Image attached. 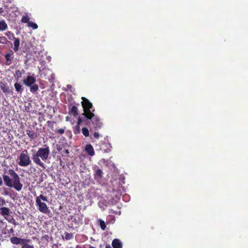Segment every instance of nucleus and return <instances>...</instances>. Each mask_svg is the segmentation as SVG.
I'll use <instances>...</instances> for the list:
<instances>
[{
	"mask_svg": "<svg viewBox=\"0 0 248 248\" xmlns=\"http://www.w3.org/2000/svg\"><path fill=\"white\" fill-rule=\"evenodd\" d=\"M3 178L7 186L13 188L17 191L21 190L23 184L20 182L19 175L13 170H5Z\"/></svg>",
	"mask_w": 248,
	"mask_h": 248,
	"instance_id": "nucleus-1",
	"label": "nucleus"
},
{
	"mask_svg": "<svg viewBox=\"0 0 248 248\" xmlns=\"http://www.w3.org/2000/svg\"><path fill=\"white\" fill-rule=\"evenodd\" d=\"M50 154V149L48 146L45 145L44 147L39 148L37 152L32 155L34 162L42 167H44V164L41 161H46Z\"/></svg>",
	"mask_w": 248,
	"mask_h": 248,
	"instance_id": "nucleus-2",
	"label": "nucleus"
},
{
	"mask_svg": "<svg viewBox=\"0 0 248 248\" xmlns=\"http://www.w3.org/2000/svg\"><path fill=\"white\" fill-rule=\"evenodd\" d=\"M48 202L47 198L42 194L37 196L35 198L36 205L38 207V209L40 212L46 214L48 212L49 209L46 203L43 202Z\"/></svg>",
	"mask_w": 248,
	"mask_h": 248,
	"instance_id": "nucleus-3",
	"label": "nucleus"
},
{
	"mask_svg": "<svg viewBox=\"0 0 248 248\" xmlns=\"http://www.w3.org/2000/svg\"><path fill=\"white\" fill-rule=\"evenodd\" d=\"M16 162L21 167H26L31 164V160L26 150L21 152L17 158Z\"/></svg>",
	"mask_w": 248,
	"mask_h": 248,
	"instance_id": "nucleus-4",
	"label": "nucleus"
},
{
	"mask_svg": "<svg viewBox=\"0 0 248 248\" xmlns=\"http://www.w3.org/2000/svg\"><path fill=\"white\" fill-rule=\"evenodd\" d=\"M82 101L81 104L84 111L83 114L88 119H91L94 116L93 113L90 110L93 107L92 104L84 97H82Z\"/></svg>",
	"mask_w": 248,
	"mask_h": 248,
	"instance_id": "nucleus-5",
	"label": "nucleus"
},
{
	"mask_svg": "<svg viewBox=\"0 0 248 248\" xmlns=\"http://www.w3.org/2000/svg\"><path fill=\"white\" fill-rule=\"evenodd\" d=\"M10 241L14 244H21L22 246L24 245L26 242H29L30 240L27 239H22L17 237H12L10 238Z\"/></svg>",
	"mask_w": 248,
	"mask_h": 248,
	"instance_id": "nucleus-6",
	"label": "nucleus"
},
{
	"mask_svg": "<svg viewBox=\"0 0 248 248\" xmlns=\"http://www.w3.org/2000/svg\"><path fill=\"white\" fill-rule=\"evenodd\" d=\"M36 82V78L33 76H28L27 77L23 79V83L27 86H31V85L35 83Z\"/></svg>",
	"mask_w": 248,
	"mask_h": 248,
	"instance_id": "nucleus-7",
	"label": "nucleus"
},
{
	"mask_svg": "<svg viewBox=\"0 0 248 248\" xmlns=\"http://www.w3.org/2000/svg\"><path fill=\"white\" fill-rule=\"evenodd\" d=\"M12 213L11 210L8 207H2L0 208V214L8 220L7 217Z\"/></svg>",
	"mask_w": 248,
	"mask_h": 248,
	"instance_id": "nucleus-8",
	"label": "nucleus"
},
{
	"mask_svg": "<svg viewBox=\"0 0 248 248\" xmlns=\"http://www.w3.org/2000/svg\"><path fill=\"white\" fill-rule=\"evenodd\" d=\"M85 151L90 156H93L94 155V151L93 147L91 144H87L85 147Z\"/></svg>",
	"mask_w": 248,
	"mask_h": 248,
	"instance_id": "nucleus-9",
	"label": "nucleus"
},
{
	"mask_svg": "<svg viewBox=\"0 0 248 248\" xmlns=\"http://www.w3.org/2000/svg\"><path fill=\"white\" fill-rule=\"evenodd\" d=\"M14 55V52L12 50H10L9 52H8L7 54L5 55V59L7 61V62H9L8 64H10L11 63V61L13 59Z\"/></svg>",
	"mask_w": 248,
	"mask_h": 248,
	"instance_id": "nucleus-10",
	"label": "nucleus"
},
{
	"mask_svg": "<svg viewBox=\"0 0 248 248\" xmlns=\"http://www.w3.org/2000/svg\"><path fill=\"white\" fill-rule=\"evenodd\" d=\"M112 246L114 248H122V244L118 239H115L112 242Z\"/></svg>",
	"mask_w": 248,
	"mask_h": 248,
	"instance_id": "nucleus-11",
	"label": "nucleus"
},
{
	"mask_svg": "<svg viewBox=\"0 0 248 248\" xmlns=\"http://www.w3.org/2000/svg\"><path fill=\"white\" fill-rule=\"evenodd\" d=\"M93 123L94 124L95 128H100L102 126V124L100 122L99 118L97 117H95L93 119Z\"/></svg>",
	"mask_w": 248,
	"mask_h": 248,
	"instance_id": "nucleus-12",
	"label": "nucleus"
},
{
	"mask_svg": "<svg viewBox=\"0 0 248 248\" xmlns=\"http://www.w3.org/2000/svg\"><path fill=\"white\" fill-rule=\"evenodd\" d=\"M102 171L101 170L98 169L95 172L94 178L99 181L102 178Z\"/></svg>",
	"mask_w": 248,
	"mask_h": 248,
	"instance_id": "nucleus-13",
	"label": "nucleus"
},
{
	"mask_svg": "<svg viewBox=\"0 0 248 248\" xmlns=\"http://www.w3.org/2000/svg\"><path fill=\"white\" fill-rule=\"evenodd\" d=\"M0 88L5 93H8L10 91L9 87L3 82H0Z\"/></svg>",
	"mask_w": 248,
	"mask_h": 248,
	"instance_id": "nucleus-14",
	"label": "nucleus"
},
{
	"mask_svg": "<svg viewBox=\"0 0 248 248\" xmlns=\"http://www.w3.org/2000/svg\"><path fill=\"white\" fill-rule=\"evenodd\" d=\"M26 133L27 135L31 139V140L35 139L37 136L35 133L30 129H27L26 130Z\"/></svg>",
	"mask_w": 248,
	"mask_h": 248,
	"instance_id": "nucleus-15",
	"label": "nucleus"
},
{
	"mask_svg": "<svg viewBox=\"0 0 248 248\" xmlns=\"http://www.w3.org/2000/svg\"><path fill=\"white\" fill-rule=\"evenodd\" d=\"M14 40H15V42H14V50L15 52H16L19 49V45H20V40L19 38H16Z\"/></svg>",
	"mask_w": 248,
	"mask_h": 248,
	"instance_id": "nucleus-16",
	"label": "nucleus"
},
{
	"mask_svg": "<svg viewBox=\"0 0 248 248\" xmlns=\"http://www.w3.org/2000/svg\"><path fill=\"white\" fill-rule=\"evenodd\" d=\"M7 28V25L4 20L0 21V31H3Z\"/></svg>",
	"mask_w": 248,
	"mask_h": 248,
	"instance_id": "nucleus-17",
	"label": "nucleus"
},
{
	"mask_svg": "<svg viewBox=\"0 0 248 248\" xmlns=\"http://www.w3.org/2000/svg\"><path fill=\"white\" fill-rule=\"evenodd\" d=\"M30 87V91L32 93H35L39 89L38 86L36 84H33L31 85Z\"/></svg>",
	"mask_w": 248,
	"mask_h": 248,
	"instance_id": "nucleus-18",
	"label": "nucleus"
},
{
	"mask_svg": "<svg viewBox=\"0 0 248 248\" xmlns=\"http://www.w3.org/2000/svg\"><path fill=\"white\" fill-rule=\"evenodd\" d=\"M70 113L74 116H76L78 114V108L75 106H73L70 110Z\"/></svg>",
	"mask_w": 248,
	"mask_h": 248,
	"instance_id": "nucleus-19",
	"label": "nucleus"
},
{
	"mask_svg": "<svg viewBox=\"0 0 248 248\" xmlns=\"http://www.w3.org/2000/svg\"><path fill=\"white\" fill-rule=\"evenodd\" d=\"M5 35L8 37L9 39H10L11 40H13V39L14 40L16 38L15 37V35H14V33H13L11 31H8V32H6Z\"/></svg>",
	"mask_w": 248,
	"mask_h": 248,
	"instance_id": "nucleus-20",
	"label": "nucleus"
},
{
	"mask_svg": "<svg viewBox=\"0 0 248 248\" xmlns=\"http://www.w3.org/2000/svg\"><path fill=\"white\" fill-rule=\"evenodd\" d=\"M14 86H15V89L17 92H22V87L20 84H19L18 83H16L15 84Z\"/></svg>",
	"mask_w": 248,
	"mask_h": 248,
	"instance_id": "nucleus-21",
	"label": "nucleus"
},
{
	"mask_svg": "<svg viewBox=\"0 0 248 248\" xmlns=\"http://www.w3.org/2000/svg\"><path fill=\"white\" fill-rule=\"evenodd\" d=\"M30 19V17L28 15H25L22 16L21 19V22L23 23H29Z\"/></svg>",
	"mask_w": 248,
	"mask_h": 248,
	"instance_id": "nucleus-22",
	"label": "nucleus"
},
{
	"mask_svg": "<svg viewBox=\"0 0 248 248\" xmlns=\"http://www.w3.org/2000/svg\"><path fill=\"white\" fill-rule=\"evenodd\" d=\"M28 26L29 27L32 28L33 29L35 30L38 28V25L32 22H30L28 24Z\"/></svg>",
	"mask_w": 248,
	"mask_h": 248,
	"instance_id": "nucleus-23",
	"label": "nucleus"
},
{
	"mask_svg": "<svg viewBox=\"0 0 248 248\" xmlns=\"http://www.w3.org/2000/svg\"><path fill=\"white\" fill-rule=\"evenodd\" d=\"M64 234H65L64 238L66 240H69L70 239H72L74 237L73 234L72 233L65 232Z\"/></svg>",
	"mask_w": 248,
	"mask_h": 248,
	"instance_id": "nucleus-24",
	"label": "nucleus"
},
{
	"mask_svg": "<svg viewBox=\"0 0 248 248\" xmlns=\"http://www.w3.org/2000/svg\"><path fill=\"white\" fill-rule=\"evenodd\" d=\"M82 134L85 136V137H88L89 135V132L88 129L86 127H83L82 129Z\"/></svg>",
	"mask_w": 248,
	"mask_h": 248,
	"instance_id": "nucleus-25",
	"label": "nucleus"
},
{
	"mask_svg": "<svg viewBox=\"0 0 248 248\" xmlns=\"http://www.w3.org/2000/svg\"><path fill=\"white\" fill-rule=\"evenodd\" d=\"M29 242H26L24 245L21 246V248H34L33 246L29 244Z\"/></svg>",
	"mask_w": 248,
	"mask_h": 248,
	"instance_id": "nucleus-26",
	"label": "nucleus"
},
{
	"mask_svg": "<svg viewBox=\"0 0 248 248\" xmlns=\"http://www.w3.org/2000/svg\"><path fill=\"white\" fill-rule=\"evenodd\" d=\"M98 204H99V207H100L101 208H102V209H103V210H104V209H105V207H104L103 206V205H102V204H104V206H105V207H107V202L106 201H105V202H104H104H99Z\"/></svg>",
	"mask_w": 248,
	"mask_h": 248,
	"instance_id": "nucleus-27",
	"label": "nucleus"
},
{
	"mask_svg": "<svg viewBox=\"0 0 248 248\" xmlns=\"http://www.w3.org/2000/svg\"><path fill=\"white\" fill-rule=\"evenodd\" d=\"M100 225L101 228L103 230H104L105 229V228H106V224H105V222L104 221L101 220H100Z\"/></svg>",
	"mask_w": 248,
	"mask_h": 248,
	"instance_id": "nucleus-28",
	"label": "nucleus"
},
{
	"mask_svg": "<svg viewBox=\"0 0 248 248\" xmlns=\"http://www.w3.org/2000/svg\"><path fill=\"white\" fill-rule=\"evenodd\" d=\"M6 202L3 198L0 197V206H3L5 204Z\"/></svg>",
	"mask_w": 248,
	"mask_h": 248,
	"instance_id": "nucleus-29",
	"label": "nucleus"
},
{
	"mask_svg": "<svg viewBox=\"0 0 248 248\" xmlns=\"http://www.w3.org/2000/svg\"><path fill=\"white\" fill-rule=\"evenodd\" d=\"M6 41V38L4 36L0 37V43L4 44Z\"/></svg>",
	"mask_w": 248,
	"mask_h": 248,
	"instance_id": "nucleus-30",
	"label": "nucleus"
},
{
	"mask_svg": "<svg viewBox=\"0 0 248 248\" xmlns=\"http://www.w3.org/2000/svg\"><path fill=\"white\" fill-rule=\"evenodd\" d=\"M58 132L59 133V134H62L64 133V129H59L57 130Z\"/></svg>",
	"mask_w": 248,
	"mask_h": 248,
	"instance_id": "nucleus-31",
	"label": "nucleus"
},
{
	"mask_svg": "<svg viewBox=\"0 0 248 248\" xmlns=\"http://www.w3.org/2000/svg\"><path fill=\"white\" fill-rule=\"evenodd\" d=\"M93 136L95 138L98 139L99 137V134L98 132H95Z\"/></svg>",
	"mask_w": 248,
	"mask_h": 248,
	"instance_id": "nucleus-32",
	"label": "nucleus"
},
{
	"mask_svg": "<svg viewBox=\"0 0 248 248\" xmlns=\"http://www.w3.org/2000/svg\"><path fill=\"white\" fill-rule=\"evenodd\" d=\"M3 184L1 178L0 177V186H1Z\"/></svg>",
	"mask_w": 248,
	"mask_h": 248,
	"instance_id": "nucleus-33",
	"label": "nucleus"
},
{
	"mask_svg": "<svg viewBox=\"0 0 248 248\" xmlns=\"http://www.w3.org/2000/svg\"><path fill=\"white\" fill-rule=\"evenodd\" d=\"M81 122V119L79 118L78 121V124H79Z\"/></svg>",
	"mask_w": 248,
	"mask_h": 248,
	"instance_id": "nucleus-34",
	"label": "nucleus"
},
{
	"mask_svg": "<svg viewBox=\"0 0 248 248\" xmlns=\"http://www.w3.org/2000/svg\"><path fill=\"white\" fill-rule=\"evenodd\" d=\"M3 12V10L2 8H0V14H1Z\"/></svg>",
	"mask_w": 248,
	"mask_h": 248,
	"instance_id": "nucleus-35",
	"label": "nucleus"
},
{
	"mask_svg": "<svg viewBox=\"0 0 248 248\" xmlns=\"http://www.w3.org/2000/svg\"><path fill=\"white\" fill-rule=\"evenodd\" d=\"M3 194H4V195H9V193H8V192L5 191V192H4V193H3Z\"/></svg>",
	"mask_w": 248,
	"mask_h": 248,
	"instance_id": "nucleus-36",
	"label": "nucleus"
},
{
	"mask_svg": "<svg viewBox=\"0 0 248 248\" xmlns=\"http://www.w3.org/2000/svg\"><path fill=\"white\" fill-rule=\"evenodd\" d=\"M18 73H19V76H21V72H20L19 70H18V71H16V74H18Z\"/></svg>",
	"mask_w": 248,
	"mask_h": 248,
	"instance_id": "nucleus-37",
	"label": "nucleus"
},
{
	"mask_svg": "<svg viewBox=\"0 0 248 248\" xmlns=\"http://www.w3.org/2000/svg\"><path fill=\"white\" fill-rule=\"evenodd\" d=\"M13 223L14 225H17V224L14 219H13Z\"/></svg>",
	"mask_w": 248,
	"mask_h": 248,
	"instance_id": "nucleus-38",
	"label": "nucleus"
},
{
	"mask_svg": "<svg viewBox=\"0 0 248 248\" xmlns=\"http://www.w3.org/2000/svg\"><path fill=\"white\" fill-rule=\"evenodd\" d=\"M65 153H66V154H69V151H68V150H66L65 151Z\"/></svg>",
	"mask_w": 248,
	"mask_h": 248,
	"instance_id": "nucleus-39",
	"label": "nucleus"
},
{
	"mask_svg": "<svg viewBox=\"0 0 248 248\" xmlns=\"http://www.w3.org/2000/svg\"><path fill=\"white\" fill-rule=\"evenodd\" d=\"M106 248H112L110 246H106Z\"/></svg>",
	"mask_w": 248,
	"mask_h": 248,
	"instance_id": "nucleus-40",
	"label": "nucleus"
},
{
	"mask_svg": "<svg viewBox=\"0 0 248 248\" xmlns=\"http://www.w3.org/2000/svg\"><path fill=\"white\" fill-rule=\"evenodd\" d=\"M11 231H12V232H13V229H12L11 230Z\"/></svg>",
	"mask_w": 248,
	"mask_h": 248,
	"instance_id": "nucleus-41",
	"label": "nucleus"
},
{
	"mask_svg": "<svg viewBox=\"0 0 248 248\" xmlns=\"http://www.w3.org/2000/svg\"><path fill=\"white\" fill-rule=\"evenodd\" d=\"M91 248H93V247H91Z\"/></svg>",
	"mask_w": 248,
	"mask_h": 248,
	"instance_id": "nucleus-42",
	"label": "nucleus"
},
{
	"mask_svg": "<svg viewBox=\"0 0 248 248\" xmlns=\"http://www.w3.org/2000/svg\"><path fill=\"white\" fill-rule=\"evenodd\" d=\"M72 248V247H70V248Z\"/></svg>",
	"mask_w": 248,
	"mask_h": 248,
	"instance_id": "nucleus-43",
	"label": "nucleus"
}]
</instances>
